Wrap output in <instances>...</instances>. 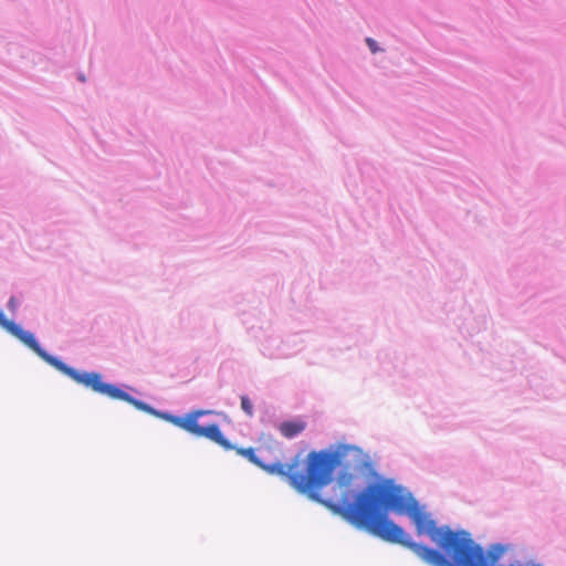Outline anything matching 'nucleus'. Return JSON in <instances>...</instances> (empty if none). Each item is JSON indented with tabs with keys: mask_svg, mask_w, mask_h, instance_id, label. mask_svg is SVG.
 <instances>
[{
	"mask_svg": "<svg viewBox=\"0 0 566 566\" xmlns=\"http://www.w3.org/2000/svg\"><path fill=\"white\" fill-rule=\"evenodd\" d=\"M198 437L207 438V439L218 443L219 446L223 447L226 450H229L232 448L231 444L229 443V441L223 437L219 426L214 424V423L209 424L207 427H201Z\"/></svg>",
	"mask_w": 566,
	"mask_h": 566,
	"instance_id": "obj_4",
	"label": "nucleus"
},
{
	"mask_svg": "<svg viewBox=\"0 0 566 566\" xmlns=\"http://www.w3.org/2000/svg\"><path fill=\"white\" fill-rule=\"evenodd\" d=\"M210 411L206 410H196L188 413L186 417H177L172 415H163L161 417L167 421L171 422L176 427L186 430L187 432L198 437L201 426L198 424V419L209 413Z\"/></svg>",
	"mask_w": 566,
	"mask_h": 566,
	"instance_id": "obj_3",
	"label": "nucleus"
},
{
	"mask_svg": "<svg viewBox=\"0 0 566 566\" xmlns=\"http://www.w3.org/2000/svg\"><path fill=\"white\" fill-rule=\"evenodd\" d=\"M241 407L244 411H248V407H249L248 397H245V396L241 397Z\"/></svg>",
	"mask_w": 566,
	"mask_h": 566,
	"instance_id": "obj_7",
	"label": "nucleus"
},
{
	"mask_svg": "<svg viewBox=\"0 0 566 566\" xmlns=\"http://www.w3.org/2000/svg\"><path fill=\"white\" fill-rule=\"evenodd\" d=\"M63 374L70 377L76 384L83 385L97 394L107 396L112 399L126 401L133 405L138 410L159 416V413L149 405L132 397L130 395H128L127 392L123 391L120 388L114 385L103 382L102 375L98 373H81L67 366Z\"/></svg>",
	"mask_w": 566,
	"mask_h": 566,
	"instance_id": "obj_1",
	"label": "nucleus"
},
{
	"mask_svg": "<svg viewBox=\"0 0 566 566\" xmlns=\"http://www.w3.org/2000/svg\"><path fill=\"white\" fill-rule=\"evenodd\" d=\"M239 453L248 457V449H240Z\"/></svg>",
	"mask_w": 566,
	"mask_h": 566,
	"instance_id": "obj_8",
	"label": "nucleus"
},
{
	"mask_svg": "<svg viewBox=\"0 0 566 566\" xmlns=\"http://www.w3.org/2000/svg\"><path fill=\"white\" fill-rule=\"evenodd\" d=\"M366 43L373 53H377L379 51V48H378L376 41L373 40L371 38H367Z\"/></svg>",
	"mask_w": 566,
	"mask_h": 566,
	"instance_id": "obj_6",
	"label": "nucleus"
},
{
	"mask_svg": "<svg viewBox=\"0 0 566 566\" xmlns=\"http://www.w3.org/2000/svg\"><path fill=\"white\" fill-rule=\"evenodd\" d=\"M0 326L11 335L17 337L30 349H32L39 357H41L49 365L53 366L61 373H63L66 369V364H64L59 358L48 354L44 349H42L32 333L22 329L13 321L8 319L2 311H0Z\"/></svg>",
	"mask_w": 566,
	"mask_h": 566,
	"instance_id": "obj_2",
	"label": "nucleus"
},
{
	"mask_svg": "<svg viewBox=\"0 0 566 566\" xmlns=\"http://www.w3.org/2000/svg\"><path fill=\"white\" fill-rule=\"evenodd\" d=\"M305 428L306 423L304 421L292 420L282 422L279 427V430L283 437L291 439L303 432Z\"/></svg>",
	"mask_w": 566,
	"mask_h": 566,
	"instance_id": "obj_5",
	"label": "nucleus"
}]
</instances>
